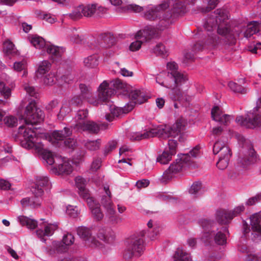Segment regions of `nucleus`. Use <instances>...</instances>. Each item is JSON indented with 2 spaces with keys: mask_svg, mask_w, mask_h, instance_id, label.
<instances>
[{
  "mask_svg": "<svg viewBox=\"0 0 261 261\" xmlns=\"http://www.w3.org/2000/svg\"><path fill=\"white\" fill-rule=\"evenodd\" d=\"M250 219L252 229L261 233V211L251 215Z\"/></svg>",
  "mask_w": 261,
  "mask_h": 261,
  "instance_id": "obj_30",
  "label": "nucleus"
},
{
  "mask_svg": "<svg viewBox=\"0 0 261 261\" xmlns=\"http://www.w3.org/2000/svg\"><path fill=\"white\" fill-rule=\"evenodd\" d=\"M230 158H219V160L217 163V167L220 170L226 169L229 162Z\"/></svg>",
  "mask_w": 261,
  "mask_h": 261,
  "instance_id": "obj_58",
  "label": "nucleus"
},
{
  "mask_svg": "<svg viewBox=\"0 0 261 261\" xmlns=\"http://www.w3.org/2000/svg\"><path fill=\"white\" fill-rule=\"evenodd\" d=\"M89 207L95 220L100 221L103 218V214L100 210V206L95 201L92 202V206H89Z\"/></svg>",
  "mask_w": 261,
  "mask_h": 261,
  "instance_id": "obj_35",
  "label": "nucleus"
},
{
  "mask_svg": "<svg viewBox=\"0 0 261 261\" xmlns=\"http://www.w3.org/2000/svg\"><path fill=\"white\" fill-rule=\"evenodd\" d=\"M79 130H87L92 133H97L100 129V126L93 121H87L84 123L79 122L74 126Z\"/></svg>",
  "mask_w": 261,
  "mask_h": 261,
  "instance_id": "obj_24",
  "label": "nucleus"
},
{
  "mask_svg": "<svg viewBox=\"0 0 261 261\" xmlns=\"http://www.w3.org/2000/svg\"><path fill=\"white\" fill-rule=\"evenodd\" d=\"M134 108L133 104H127L124 108L116 107L115 106H111V114L106 115V119L112 121L114 117H119L123 114H126L132 111Z\"/></svg>",
  "mask_w": 261,
  "mask_h": 261,
  "instance_id": "obj_19",
  "label": "nucleus"
},
{
  "mask_svg": "<svg viewBox=\"0 0 261 261\" xmlns=\"http://www.w3.org/2000/svg\"><path fill=\"white\" fill-rule=\"evenodd\" d=\"M80 211L76 206L68 205L66 208V214L72 218L77 217L80 214Z\"/></svg>",
  "mask_w": 261,
  "mask_h": 261,
  "instance_id": "obj_53",
  "label": "nucleus"
},
{
  "mask_svg": "<svg viewBox=\"0 0 261 261\" xmlns=\"http://www.w3.org/2000/svg\"><path fill=\"white\" fill-rule=\"evenodd\" d=\"M126 94L129 98L133 101L130 104H141L147 99V96L145 95L143 91L136 89L131 86V88L127 89Z\"/></svg>",
  "mask_w": 261,
  "mask_h": 261,
  "instance_id": "obj_18",
  "label": "nucleus"
},
{
  "mask_svg": "<svg viewBox=\"0 0 261 261\" xmlns=\"http://www.w3.org/2000/svg\"><path fill=\"white\" fill-rule=\"evenodd\" d=\"M213 152L218 154L219 158H230L231 150L227 145L222 141H217L214 145Z\"/></svg>",
  "mask_w": 261,
  "mask_h": 261,
  "instance_id": "obj_20",
  "label": "nucleus"
},
{
  "mask_svg": "<svg viewBox=\"0 0 261 261\" xmlns=\"http://www.w3.org/2000/svg\"><path fill=\"white\" fill-rule=\"evenodd\" d=\"M70 111V108H69L67 103L63 104L62 107L61 108L60 112L58 114V118L59 119H63L64 117L68 114Z\"/></svg>",
  "mask_w": 261,
  "mask_h": 261,
  "instance_id": "obj_57",
  "label": "nucleus"
},
{
  "mask_svg": "<svg viewBox=\"0 0 261 261\" xmlns=\"http://www.w3.org/2000/svg\"><path fill=\"white\" fill-rule=\"evenodd\" d=\"M98 98L102 101H107L115 93L114 89L109 87V84L107 81H103L98 88Z\"/></svg>",
  "mask_w": 261,
  "mask_h": 261,
  "instance_id": "obj_21",
  "label": "nucleus"
},
{
  "mask_svg": "<svg viewBox=\"0 0 261 261\" xmlns=\"http://www.w3.org/2000/svg\"><path fill=\"white\" fill-rule=\"evenodd\" d=\"M88 111L86 110H80L77 112L75 117L77 124L79 122L84 123L85 122V119L87 117Z\"/></svg>",
  "mask_w": 261,
  "mask_h": 261,
  "instance_id": "obj_56",
  "label": "nucleus"
},
{
  "mask_svg": "<svg viewBox=\"0 0 261 261\" xmlns=\"http://www.w3.org/2000/svg\"><path fill=\"white\" fill-rule=\"evenodd\" d=\"M256 154L254 150L251 149L249 150V156L240 159L239 162L243 166H247L251 164L254 163L256 161Z\"/></svg>",
  "mask_w": 261,
  "mask_h": 261,
  "instance_id": "obj_42",
  "label": "nucleus"
},
{
  "mask_svg": "<svg viewBox=\"0 0 261 261\" xmlns=\"http://www.w3.org/2000/svg\"><path fill=\"white\" fill-rule=\"evenodd\" d=\"M43 111L36 106L34 101H31L26 107L24 119L27 124H35L42 122L44 119Z\"/></svg>",
  "mask_w": 261,
  "mask_h": 261,
  "instance_id": "obj_9",
  "label": "nucleus"
},
{
  "mask_svg": "<svg viewBox=\"0 0 261 261\" xmlns=\"http://www.w3.org/2000/svg\"><path fill=\"white\" fill-rule=\"evenodd\" d=\"M78 193L82 198L86 201L88 206H92V203L94 201V200L86 188L78 191Z\"/></svg>",
  "mask_w": 261,
  "mask_h": 261,
  "instance_id": "obj_43",
  "label": "nucleus"
},
{
  "mask_svg": "<svg viewBox=\"0 0 261 261\" xmlns=\"http://www.w3.org/2000/svg\"><path fill=\"white\" fill-rule=\"evenodd\" d=\"M168 147L167 148L168 151L171 154H175L176 153V148L177 146V142L173 139H170L168 143Z\"/></svg>",
  "mask_w": 261,
  "mask_h": 261,
  "instance_id": "obj_59",
  "label": "nucleus"
},
{
  "mask_svg": "<svg viewBox=\"0 0 261 261\" xmlns=\"http://www.w3.org/2000/svg\"><path fill=\"white\" fill-rule=\"evenodd\" d=\"M181 84H177L174 87L172 88H170L173 94V99L175 100H180L182 97L181 92L179 88H178V86Z\"/></svg>",
  "mask_w": 261,
  "mask_h": 261,
  "instance_id": "obj_61",
  "label": "nucleus"
},
{
  "mask_svg": "<svg viewBox=\"0 0 261 261\" xmlns=\"http://www.w3.org/2000/svg\"><path fill=\"white\" fill-rule=\"evenodd\" d=\"M17 219L22 226H26L29 229H35L37 226V223L35 220L26 216H20Z\"/></svg>",
  "mask_w": 261,
  "mask_h": 261,
  "instance_id": "obj_33",
  "label": "nucleus"
},
{
  "mask_svg": "<svg viewBox=\"0 0 261 261\" xmlns=\"http://www.w3.org/2000/svg\"><path fill=\"white\" fill-rule=\"evenodd\" d=\"M72 134V130L67 127H65L61 130L54 131L49 137V141L54 144L58 143L59 141H63L66 138Z\"/></svg>",
  "mask_w": 261,
  "mask_h": 261,
  "instance_id": "obj_23",
  "label": "nucleus"
},
{
  "mask_svg": "<svg viewBox=\"0 0 261 261\" xmlns=\"http://www.w3.org/2000/svg\"><path fill=\"white\" fill-rule=\"evenodd\" d=\"M40 226L41 227L37 230L36 234L43 242L45 241V239L43 238L44 237L51 236L58 227L57 224L46 223L43 224L42 226L40 225Z\"/></svg>",
  "mask_w": 261,
  "mask_h": 261,
  "instance_id": "obj_22",
  "label": "nucleus"
},
{
  "mask_svg": "<svg viewBox=\"0 0 261 261\" xmlns=\"http://www.w3.org/2000/svg\"><path fill=\"white\" fill-rule=\"evenodd\" d=\"M199 147L196 146L189 153L180 155L164 172L163 175L164 181H167L172 179L176 174L182 170L186 165L190 167L195 168L196 165L194 164L193 159L199 155Z\"/></svg>",
  "mask_w": 261,
  "mask_h": 261,
  "instance_id": "obj_4",
  "label": "nucleus"
},
{
  "mask_svg": "<svg viewBox=\"0 0 261 261\" xmlns=\"http://www.w3.org/2000/svg\"><path fill=\"white\" fill-rule=\"evenodd\" d=\"M101 161L100 159H95L92 162L90 170L92 172L96 171L101 166Z\"/></svg>",
  "mask_w": 261,
  "mask_h": 261,
  "instance_id": "obj_64",
  "label": "nucleus"
},
{
  "mask_svg": "<svg viewBox=\"0 0 261 261\" xmlns=\"http://www.w3.org/2000/svg\"><path fill=\"white\" fill-rule=\"evenodd\" d=\"M155 136L154 129H151L144 133L133 132L129 134L128 137L132 141H140Z\"/></svg>",
  "mask_w": 261,
  "mask_h": 261,
  "instance_id": "obj_25",
  "label": "nucleus"
},
{
  "mask_svg": "<svg viewBox=\"0 0 261 261\" xmlns=\"http://www.w3.org/2000/svg\"><path fill=\"white\" fill-rule=\"evenodd\" d=\"M154 35V31L150 30L149 28L138 31L135 35L136 40L129 45V49L132 51L138 50L142 44L145 41L150 40Z\"/></svg>",
  "mask_w": 261,
  "mask_h": 261,
  "instance_id": "obj_13",
  "label": "nucleus"
},
{
  "mask_svg": "<svg viewBox=\"0 0 261 261\" xmlns=\"http://www.w3.org/2000/svg\"><path fill=\"white\" fill-rule=\"evenodd\" d=\"M228 85L229 88L235 92L240 93L242 94L246 93L247 90L244 88L241 85H238L234 82H230Z\"/></svg>",
  "mask_w": 261,
  "mask_h": 261,
  "instance_id": "obj_54",
  "label": "nucleus"
},
{
  "mask_svg": "<svg viewBox=\"0 0 261 261\" xmlns=\"http://www.w3.org/2000/svg\"><path fill=\"white\" fill-rule=\"evenodd\" d=\"M216 219L219 223L225 224L232 219V216L229 211L223 210L217 212Z\"/></svg>",
  "mask_w": 261,
  "mask_h": 261,
  "instance_id": "obj_32",
  "label": "nucleus"
},
{
  "mask_svg": "<svg viewBox=\"0 0 261 261\" xmlns=\"http://www.w3.org/2000/svg\"><path fill=\"white\" fill-rule=\"evenodd\" d=\"M13 88V86L12 85L11 87H9L6 86L4 82L0 81V93L5 99H10Z\"/></svg>",
  "mask_w": 261,
  "mask_h": 261,
  "instance_id": "obj_44",
  "label": "nucleus"
},
{
  "mask_svg": "<svg viewBox=\"0 0 261 261\" xmlns=\"http://www.w3.org/2000/svg\"><path fill=\"white\" fill-rule=\"evenodd\" d=\"M77 233L85 241L87 245L91 247H101V244L92 236L90 228L84 226L79 227L77 229Z\"/></svg>",
  "mask_w": 261,
  "mask_h": 261,
  "instance_id": "obj_16",
  "label": "nucleus"
},
{
  "mask_svg": "<svg viewBox=\"0 0 261 261\" xmlns=\"http://www.w3.org/2000/svg\"><path fill=\"white\" fill-rule=\"evenodd\" d=\"M45 49H46L47 53L51 55L52 58L55 59L61 58L65 51L63 47L49 44H47Z\"/></svg>",
  "mask_w": 261,
  "mask_h": 261,
  "instance_id": "obj_29",
  "label": "nucleus"
},
{
  "mask_svg": "<svg viewBox=\"0 0 261 261\" xmlns=\"http://www.w3.org/2000/svg\"><path fill=\"white\" fill-rule=\"evenodd\" d=\"M211 115L213 119L219 122L223 125H229L233 117L231 115L224 114L222 110L218 106H215L212 109Z\"/></svg>",
  "mask_w": 261,
  "mask_h": 261,
  "instance_id": "obj_17",
  "label": "nucleus"
},
{
  "mask_svg": "<svg viewBox=\"0 0 261 261\" xmlns=\"http://www.w3.org/2000/svg\"><path fill=\"white\" fill-rule=\"evenodd\" d=\"M74 242V236L70 233L65 234L62 242L54 241L51 246L47 248V252L49 255H54L56 253H60L65 250V246L72 245Z\"/></svg>",
  "mask_w": 261,
  "mask_h": 261,
  "instance_id": "obj_11",
  "label": "nucleus"
},
{
  "mask_svg": "<svg viewBox=\"0 0 261 261\" xmlns=\"http://www.w3.org/2000/svg\"><path fill=\"white\" fill-rule=\"evenodd\" d=\"M30 40L31 44L36 48L44 49L46 46L47 44H46L44 39L37 35L32 36L30 37Z\"/></svg>",
  "mask_w": 261,
  "mask_h": 261,
  "instance_id": "obj_37",
  "label": "nucleus"
},
{
  "mask_svg": "<svg viewBox=\"0 0 261 261\" xmlns=\"http://www.w3.org/2000/svg\"><path fill=\"white\" fill-rule=\"evenodd\" d=\"M173 257V261H192L189 254L180 248L177 249Z\"/></svg>",
  "mask_w": 261,
  "mask_h": 261,
  "instance_id": "obj_38",
  "label": "nucleus"
},
{
  "mask_svg": "<svg viewBox=\"0 0 261 261\" xmlns=\"http://www.w3.org/2000/svg\"><path fill=\"white\" fill-rule=\"evenodd\" d=\"M75 182L78 191L86 188V181L81 176H77L75 178Z\"/></svg>",
  "mask_w": 261,
  "mask_h": 261,
  "instance_id": "obj_60",
  "label": "nucleus"
},
{
  "mask_svg": "<svg viewBox=\"0 0 261 261\" xmlns=\"http://www.w3.org/2000/svg\"><path fill=\"white\" fill-rule=\"evenodd\" d=\"M49 180L47 177L38 176L36 179V184L32 188V192L34 197L31 198H25L21 200V203L23 207L30 206L32 208H36L40 206L41 201L39 198L43 194L42 188L48 186Z\"/></svg>",
  "mask_w": 261,
  "mask_h": 261,
  "instance_id": "obj_6",
  "label": "nucleus"
},
{
  "mask_svg": "<svg viewBox=\"0 0 261 261\" xmlns=\"http://www.w3.org/2000/svg\"><path fill=\"white\" fill-rule=\"evenodd\" d=\"M227 231L228 230L226 227H222L217 232H215L214 229L211 231L208 230V232L204 233L201 239L204 242H210L214 237L215 242L217 244L223 245L226 243V237L225 232Z\"/></svg>",
  "mask_w": 261,
  "mask_h": 261,
  "instance_id": "obj_14",
  "label": "nucleus"
},
{
  "mask_svg": "<svg viewBox=\"0 0 261 261\" xmlns=\"http://www.w3.org/2000/svg\"><path fill=\"white\" fill-rule=\"evenodd\" d=\"M105 194L102 195L100 203L102 206L106 210V214L110 218H114V220H116V223L120 221V219L118 218H114V215L116 213L115 205L111 199V193L110 191L109 186H105L103 188Z\"/></svg>",
  "mask_w": 261,
  "mask_h": 261,
  "instance_id": "obj_12",
  "label": "nucleus"
},
{
  "mask_svg": "<svg viewBox=\"0 0 261 261\" xmlns=\"http://www.w3.org/2000/svg\"><path fill=\"white\" fill-rule=\"evenodd\" d=\"M72 19H77L81 18L83 16L82 5L75 8L71 13L67 15Z\"/></svg>",
  "mask_w": 261,
  "mask_h": 261,
  "instance_id": "obj_48",
  "label": "nucleus"
},
{
  "mask_svg": "<svg viewBox=\"0 0 261 261\" xmlns=\"http://www.w3.org/2000/svg\"><path fill=\"white\" fill-rule=\"evenodd\" d=\"M170 6L169 2L164 3L156 6H149L146 7L144 17L149 20H155L161 18V15L164 11Z\"/></svg>",
  "mask_w": 261,
  "mask_h": 261,
  "instance_id": "obj_15",
  "label": "nucleus"
},
{
  "mask_svg": "<svg viewBox=\"0 0 261 261\" xmlns=\"http://www.w3.org/2000/svg\"><path fill=\"white\" fill-rule=\"evenodd\" d=\"M236 122L242 126L249 128H254L261 126V114L259 111L254 109L248 112L245 118L242 116H238Z\"/></svg>",
  "mask_w": 261,
  "mask_h": 261,
  "instance_id": "obj_10",
  "label": "nucleus"
},
{
  "mask_svg": "<svg viewBox=\"0 0 261 261\" xmlns=\"http://www.w3.org/2000/svg\"><path fill=\"white\" fill-rule=\"evenodd\" d=\"M167 50L164 44H158L153 48V53L158 56H166L167 55Z\"/></svg>",
  "mask_w": 261,
  "mask_h": 261,
  "instance_id": "obj_51",
  "label": "nucleus"
},
{
  "mask_svg": "<svg viewBox=\"0 0 261 261\" xmlns=\"http://www.w3.org/2000/svg\"><path fill=\"white\" fill-rule=\"evenodd\" d=\"M260 25L257 21L250 22L247 25V28L244 33V36L246 38L250 37L252 35L258 32Z\"/></svg>",
  "mask_w": 261,
  "mask_h": 261,
  "instance_id": "obj_34",
  "label": "nucleus"
},
{
  "mask_svg": "<svg viewBox=\"0 0 261 261\" xmlns=\"http://www.w3.org/2000/svg\"><path fill=\"white\" fill-rule=\"evenodd\" d=\"M84 146L88 150L94 151L99 149L101 144L100 139L96 140H84L83 142Z\"/></svg>",
  "mask_w": 261,
  "mask_h": 261,
  "instance_id": "obj_41",
  "label": "nucleus"
},
{
  "mask_svg": "<svg viewBox=\"0 0 261 261\" xmlns=\"http://www.w3.org/2000/svg\"><path fill=\"white\" fill-rule=\"evenodd\" d=\"M5 123L8 126H14L17 123V119L13 116L6 117L4 119Z\"/></svg>",
  "mask_w": 261,
  "mask_h": 261,
  "instance_id": "obj_62",
  "label": "nucleus"
},
{
  "mask_svg": "<svg viewBox=\"0 0 261 261\" xmlns=\"http://www.w3.org/2000/svg\"><path fill=\"white\" fill-rule=\"evenodd\" d=\"M3 51L5 55L10 59L18 55L14 44L9 40H7L4 42Z\"/></svg>",
  "mask_w": 261,
  "mask_h": 261,
  "instance_id": "obj_28",
  "label": "nucleus"
},
{
  "mask_svg": "<svg viewBox=\"0 0 261 261\" xmlns=\"http://www.w3.org/2000/svg\"><path fill=\"white\" fill-rule=\"evenodd\" d=\"M26 62L24 61L20 62H15L13 64V69L15 71L19 72L21 71H23L22 76L27 74V71L25 70Z\"/></svg>",
  "mask_w": 261,
  "mask_h": 261,
  "instance_id": "obj_52",
  "label": "nucleus"
},
{
  "mask_svg": "<svg viewBox=\"0 0 261 261\" xmlns=\"http://www.w3.org/2000/svg\"><path fill=\"white\" fill-rule=\"evenodd\" d=\"M261 201V193L256 194L247 199L245 204L247 206H252Z\"/></svg>",
  "mask_w": 261,
  "mask_h": 261,
  "instance_id": "obj_55",
  "label": "nucleus"
},
{
  "mask_svg": "<svg viewBox=\"0 0 261 261\" xmlns=\"http://www.w3.org/2000/svg\"><path fill=\"white\" fill-rule=\"evenodd\" d=\"M196 0H169V4L172 6L170 13H166L160 20L161 26H159L158 29L163 30L170 24H172L174 18L179 15L183 14L187 11V10L193 6Z\"/></svg>",
  "mask_w": 261,
  "mask_h": 261,
  "instance_id": "obj_5",
  "label": "nucleus"
},
{
  "mask_svg": "<svg viewBox=\"0 0 261 261\" xmlns=\"http://www.w3.org/2000/svg\"><path fill=\"white\" fill-rule=\"evenodd\" d=\"M60 160L62 163L59 164L58 167L56 168L57 173L59 174H70L73 171L71 162L65 158H62Z\"/></svg>",
  "mask_w": 261,
  "mask_h": 261,
  "instance_id": "obj_26",
  "label": "nucleus"
},
{
  "mask_svg": "<svg viewBox=\"0 0 261 261\" xmlns=\"http://www.w3.org/2000/svg\"><path fill=\"white\" fill-rule=\"evenodd\" d=\"M143 10V8L139 5L136 4H129L121 7L119 11L120 12L129 11L137 13L142 11Z\"/></svg>",
  "mask_w": 261,
  "mask_h": 261,
  "instance_id": "obj_47",
  "label": "nucleus"
},
{
  "mask_svg": "<svg viewBox=\"0 0 261 261\" xmlns=\"http://www.w3.org/2000/svg\"><path fill=\"white\" fill-rule=\"evenodd\" d=\"M51 67L50 63L47 61L44 60L39 63L38 65V70L36 72V75L39 77V75L45 74L49 71Z\"/></svg>",
  "mask_w": 261,
  "mask_h": 261,
  "instance_id": "obj_39",
  "label": "nucleus"
},
{
  "mask_svg": "<svg viewBox=\"0 0 261 261\" xmlns=\"http://www.w3.org/2000/svg\"><path fill=\"white\" fill-rule=\"evenodd\" d=\"M214 223L213 221H211L207 219H202L200 221V225L203 227V228L207 232L210 230L209 228H212L213 227ZM211 230H210L211 231Z\"/></svg>",
  "mask_w": 261,
  "mask_h": 261,
  "instance_id": "obj_63",
  "label": "nucleus"
},
{
  "mask_svg": "<svg viewBox=\"0 0 261 261\" xmlns=\"http://www.w3.org/2000/svg\"><path fill=\"white\" fill-rule=\"evenodd\" d=\"M98 57L96 55H93L85 58L83 63L85 67L88 68H93L98 65Z\"/></svg>",
  "mask_w": 261,
  "mask_h": 261,
  "instance_id": "obj_36",
  "label": "nucleus"
},
{
  "mask_svg": "<svg viewBox=\"0 0 261 261\" xmlns=\"http://www.w3.org/2000/svg\"><path fill=\"white\" fill-rule=\"evenodd\" d=\"M173 155H174L171 154L167 148H166L163 152L157 158L156 161L161 164H166L171 161Z\"/></svg>",
  "mask_w": 261,
  "mask_h": 261,
  "instance_id": "obj_45",
  "label": "nucleus"
},
{
  "mask_svg": "<svg viewBox=\"0 0 261 261\" xmlns=\"http://www.w3.org/2000/svg\"><path fill=\"white\" fill-rule=\"evenodd\" d=\"M18 133L22 134L24 140L21 142V146L27 149H34L39 154L42 155L46 163L53 165L55 162L54 155L53 153L44 147L43 143L39 141L36 137L34 127L30 128L24 126L19 127Z\"/></svg>",
  "mask_w": 261,
  "mask_h": 261,
  "instance_id": "obj_2",
  "label": "nucleus"
},
{
  "mask_svg": "<svg viewBox=\"0 0 261 261\" xmlns=\"http://www.w3.org/2000/svg\"><path fill=\"white\" fill-rule=\"evenodd\" d=\"M80 89L81 90V95L83 98L87 99L88 102L94 106H97L99 103V101L95 100L93 101L90 99L92 96L91 92V88L90 87L87 86L86 85L81 84L80 85Z\"/></svg>",
  "mask_w": 261,
  "mask_h": 261,
  "instance_id": "obj_31",
  "label": "nucleus"
},
{
  "mask_svg": "<svg viewBox=\"0 0 261 261\" xmlns=\"http://www.w3.org/2000/svg\"><path fill=\"white\" fill-rule=\"evenodd\" d=\"M146 232L141 231L137 236L130 238L123 253V256L126 259L132 258L133 257H139L145 250L144 237Z\"/></svg>",
  "mask_w": 261,
  "mask_h": 261,
  "instance_id": "obj_7",
  "label": "nucleus"
},
{
  "mask_svg": "<svg viewBox=\"0 0 261 261\" xmlns=\"http://www.w3.org/2000/svg\"><path fill=\"white\" fill-rule=\"evenodd\" d=\"M83 14L85 17H92L96 13V4H89L82 5Z\"/></svg>",
  "mask_w": 261,
  "mask_h": 261,
  "instance_id": "obj_40",
  "label": "nucleus"
},
{
  "mask_svg": "<svg viewBox=\"0 0 261 261\" xmlns=\"http://www.w3.org/2000/svg\"><path fill=\"white\" fill-rule=\"evenodd\" d=\"M186 124V120L182 118H180L172 126H159L154 129L155 136H157L163 139L169 137L175 138L184 130Z\"/></svg>",
  "mask_w": 261,
  "mask_h": 261,
  "instance_id": "obj_8",
  "label": "nucleus"
},
{
  "mask_svg": "<svg viewBox=\"0 0 261 261\" xmlns=\"http://www.w3.org/2000/svg\"><path fill=\"white\" fill-rule=\"evenodd\" d=\"M100 46L103 48L110 47L115 43V39L110 34L105 33L101 34L98 39Z\"/></svg>",
  "mask_w": 261,
  "mask_h": 261,
  "instance_id": "obj_27",
  "label": "nucleus"
},
{
  "mask_svg": "<svg viewBox=\"0 0 261 261\" xmlns=\"http://www.w3.org/2000/svg\"><path fill=\"white\" fill-rule=\"evenodd\" d=\"M111 84L114 86V88L118 89H122L124 90V91L125 92L127 89L131 88L130 85L117 79L112 81Z\"/></svg>",
  "mask_w": 261,
  "mask_h": 261,
  "instance_id": "obj_46",
  "label": "nucleus"
},
{
  "mask_svg": "<svg viewBox=\"0 0 261 261\" xmlns=\"http://www.w3.org/2000/svg\"><path fill=\"white\" fill-rule=\"evenodd\" d=\"M167 72H160L156 77V81L167 88H172L177 84H182L187 80V75L178 70V65L175 62L167 64Z\"/></svg>",
  "mask_w": 261,
  "mask_h": 261,
  "instance_id": "obj_3",
  "label": "nucleus"
},
{
  "mask_svg": "<svg viewBox=\"0 0 261 261\" xmlns=\"http://www.w3.org/2000/svg\"><path fill=\"white\" fill-rule=\"evenodd\" d=\"M228 12L224 9H217L212 17L208 18L203 24V27L208 32L213 31L218 27L217 32L223 38L217 35H208L206 44L211 47H216L219 44H225L232 45L236 43L234 36L230 32L228 24Z\"/></svg>",
  "mask_w": 261,
  "mask_h": 261,
  "instance_id": "obj_1",
  "label": "nucleus"
},
{
  "mask_svg": "<svg viewBox=\"0 0 261 261\" xmlns=\"http://www.w3.org/2000/svg\"><path fill=\"white\" fill-rule=\"evenodd\" d=\"M66 33L72 42L77 43L81 41L79 35L75 28L68 29Z\"/></svg>",
  "mask_w": 261,
  "mask_h": 261,
  "instance_id": "obj_50",
  "label": "nucleus"
},
{
  "mask_svg": "<svg viewBox=\"0 0 261 261\" xmlns=\"http://www.w3.org/2000/svg\"><path fill=\"white\" fill-rule=\"evenodd\" d=\"M72 19H77L81 18L83 16L82 5L75 8L71 13L67 15Z\"/></svg>",
  "mask_w": 261,
  "mask_h": 261,
  "instance_id": "obj_49",
  "label": "nucleus"
}]
</instances>
